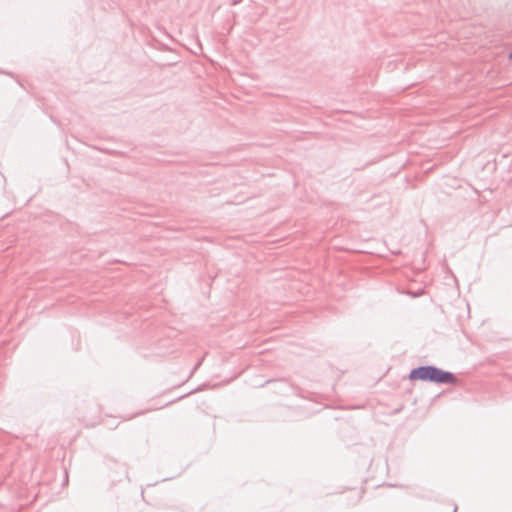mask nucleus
I'll return each instance as SVG.
<instances>
[{"mask_svg": "<svg viewBox=\"0 0 512 512\" xmlns=\"http://www.w3.org/2000/svg\"><path fill=\"white\" fill-rule=\"evenodd\" d=\"M201 362H202V360L197 362V364L195 365V369H197L201 365Z\"/></svg>", "mask_w": 512, "mask_h": 512, "instance_id": "f03ea898", "label": "nucleus"}, {"mask_svg": "<svg viewBox=\"0 0 512 512\" xmlns=\"http://www.w3.org/2000/svg\"><path fill=\"white\" fill-rule=\"evenodd\" d=\"M408 378L411 381L420 380L423 382L447 385H454L458 381L455 374L450 371H445L434 365H422L413 368L411 369Z\"/></svg>", "mask_w": 512, "mask_h": 512, "instance_id": "f257e3e1", "label": "nucleus"}, {"mask_svg": "<svg viewBox=\"0 0 512 512\" xmlns=\"http://www.w3.org/2000/svg\"><path fill=\"white\" fill-rule=\"evenodd\" d=\"M509 58L512 59V49L511 52L509 53Z\"/></svg>", "mask_w": 512, "mask_h": 512, "instance_id": "7ed1b4c3", "label": "nucleus"}]
</instances>
